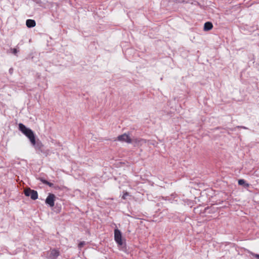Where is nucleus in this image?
I'll list each match as a JSON object with an SVG mask.
<instances>
[{
  "label": "nucleus",
  "instance_id": "1",
  "mask_svg": "<svg viewBox=\"0 0 259 259\" xmlns=\"http://www.w3.org/2000/svg\"><path fill=\"white\" fill-rule=\"evenodd\" d=\"M19 130L29 139L30 143H34L35 136L32 130L21 123L19 124Z\"/></svg>",
  "mask_w": 259,
  "mask_h": 259
},
{
  "label": "nucleus",
  "instance_id": "2",
  "mask_svg": "<svg viewBox=\"0 0 259 259\" xmlns=\"http://www.w3.org/2000/svg\"><path fill=\"white\" fill-rule=\"evenodd\" d=\"M114 233V240L117 243L118 247L120 248L121 250L124 251L126 249L125 242H124L123 241L121 231L118 229H115Z\"/></svg>",
  "mask_w": 259,
  "mask_h": 259
},
{
  "label": "nucleus",
  "instance_id": "3",
  "mask_svg": "<svg viewBox=\"0 0 259 259\" xmlns=\"http://www.w3.org/2000/svg\"><path fill=\"white\" fill-rule=\"evenodd\" d=\"M24 193L26 196H30L31 199L35 200L38 198V193L36 191L28 188L24 190Z\"/></svg>",
  "mask_w": 259,
  "mask_h": 259
},
{
  "label": "nucleus",
  "instance_id": "4",
  "mask_svg": "<svg viewBox=\"0 0 259 259\" xmlns=\"http://www.w3.org/2000/svg\"><path fill=\"white\" fill-rule=\"evenodd\" d=\"M56 196L52 193H49L48 196L45 200L46 204L48 205L50 207H53L55 205Z\"/></svg>",
  "mask_w": 259,
  "mask_h": 259
},
{
  "label": "nucleus",
  "instance_id": "5",
  "mask_svg": "<svg viewBox=\"0 0 259 259\" xmlns=\"http://www.w3.org/2000/svg\"><path fill=\"white\" fill-rule=\"evenodd\" d=\"M32 145L35 148L36 150L42 152H43V147L44 145L39 140L36 141L35 138H34V141L33 143H31Z\"/></svg>",
  "mask_w": 259,
  "mask_h": 259
},
{
  "label": "nucleus",
  "instance_id": "6",
  "mask_svg": "<svg viewBox=\"0 0 259 259\" xmlns=\"http://www.w3.org/2000/svg\"><path fill=\"white\" fill-rule=\"evenodd\" d=\"M117 140L121 142H125L127 143H132V140L126 134H123L117 137Z\"/></svg>",
  "mask_w": 259,
  "mask_h": 259
},
{
  "label": "nucleus",
  "instance_id": "7",
  "mask_svg": "<svg viewBox=\"0 0 259 259\" xmlns=\"http://www.w3.org/2000/svg\"><path fill=\"white\" fill-rule=\"evenodd\" d=\"M60 255V252L58 250L53 249L50 250L48 254V259H57Z\"/></svg>",
  "mask_w": 259,
  "mask_h": 259
},
{
  "label": "nucleus",
  "instance_id": "8",
  "mask_svg": "<svg viewBox=\"0 0 259 259\" xmlns=\"http://www.w3.org/2000/svg\"><path fill=\"white\" fill-rule=\"evenodd\" d=\"M26 25L28 28H32L36 25L35 20L32 19H28L26 21Z\"/></svg>",
  "mask_w": 259,
  "mask_h": 259
},
{
  "label": "nucleus",
  "instance_id": "9",
  "mask_svg": "<svg viewBox=\"0 0 259 259\" xmlns=\"http://www.w3.org/2000/svg\"><path fill=\"white\" fill-rule=\"evenodd\" d=\"M213 27V25L210 22H206L204 25V30L209 31L211 30Z\"/></svg>",
  "mask_w": 259,
  "mask_h": 259
},
{
  "label": "nucleus",
  "instance_id": "10",
  "mask_svg": "<svg viewBox=\"0 0 259 259\" xmlns=\"http://www.w3.org/2000/svg\"><path fill=\"white\" fill-rule=\"evenodd\" d=\"M238 185L243 186L245 188H248L249 186L244 179H240L238 180Z\"/></svg>",
  "mask_w": 259,
  "mask_h": 259
},
{
  "label": "nucleus",
  "instance_id": "11",
  "mask_svg": "<svg viewBox=\"0 0 259 259\" xmlns=\"http://www.w3.org/2000/svg\"><path fill=\"white\" fill-rule=\"evenodd\" d=\"M176 3H191L193 4V0H173Z\"/></svg>",
  "mask_w": 259,
  "mask_h": 259
},
{
  "label": "nucleus",
  "instance_id": "12",
  "mask_svg": "<svg viewBox=\"0 0 259 259\" xmlns=\"http://www.w3.org/2000/svg\"><path fill=\"white\" fill-rule=\"evenodd\" d=\"M236 128H243V129H248V128H247V127H245V126H236V127H235V128H228V134H230V133H229V131H235V129H236Z\"/></svg>",
  "mask_w": 259,
  "mask_h": 259
},
{
  "label": "nucleus",
  "instance_id": "13",
  "mask_svg": "<svg viewBox=\"0 0 259 259\" xmlns=\"http://www.w3.org/2000/svg\"><path fill=\"white\" fill-rule=\"evenodd\" d=\"M38 180L41 182L43 184H46L47 183H48V181H47L46 180H45L44 178L42 177H40L38 178Z\"/></svg>",
  "mask_w": 259,
  "mask_h": 259
},
{
  "label": "nucleus",
  "instance_id": "14",
  "mask_svg": "<svg viewBox=\"0 0 259 259\" xmlns=\"http://www.w3.org/2000/svg\"><path fill=\"white\" fill-rule=\"evenodd\" d=\"M143 141H144V140L142 139H134L133 141L132 140V142H134L136 144H138L140 142Z\"/></svg>",
  "mask_w": 259,
  "mask_h": 259
},
{
  "label": "nucleus",
  "instance_id": "15",
  "mask_svg": "<svg viewBox=\"0 0 259 259\" xmlns=\"http://www.w3.org/2000/svg\"><path fill=\"white\" fill-rule=\"evenodd\" d=\"M11 50L12 51V53L15 55H16L17 53L19 52V50H18L16 48L11 49Z\"/></svg>",
  "mask_w": 259,
  "mask_h": 259
},
{
  "label": "nucleus",
  "instance_id": "16",
  "mask_svg": "<svg viewBox=\"0 0 259 259\" xmlns=\"http://www.w3.org/2000/svg\"><path fill=\"white\" fill-rule=\"evenodd\" d=\"M250 254L255 257L256 259H259V254H256L255 253H253V252H250Z\"/></svg>",
  "mask_w": 259,
  "mask_h": 259
},
{
  "label": "nucleus",
  "instance_id": "17",
  "mask_svg": "<svg viewBox=\"0 0 259 259\" xmlns=\"http://www.w3.org/2000/svg\"><path fill=\"white\" fill-rule=\"evenodd\" d=\"M85 244V242L84 241H81L80 242L79 244H78V247L79 248H82L84 245Z\"/></svg>",
  "mask_w": 259,
  "mask_h": 259
},
{
  "label": "nucleus",
  "instance_id": "18",
  "mask_svg": "<svg viewBox=\"0 0 259 259\" xmlns=\"http://www.w3.org/2000/svg\"><path fill=\"white\" fill-rule=\"evenodd\" d=\"M128 193L127 192L125 193L123 195V196H122V199H126V196H128Z\"/></svg>",
  "mask_w": 259,
  "mask_h": 259
},
{
  "label": "nucleus",
  "instance_id": "19",
  "mask_svg": "<svg viewBox=\"0 0 259 259\" xmlns=\"http://www.w3.org/2000/svg\"><path fill=\"white\" fill-rule=\"evenodd\" d=\"M46 185H48L50 187H53L54 184L51 182H48V183H47Z\"/></svg>",
  "mask_w": 259,
  "mask_h": 259
},
{
  "label": "nucleus",
  "instance_id": "20",
  "mask_svg": "<svg viewBox=\"0 0 259 259\" xmlns=\"http://www.w3.org/2000/svg\"><path fill=\"white\" fill-rule=\"evenodd\" d=\"M13 69L12 68H11L9 69V73L11 74L13 73Z\"/></svg>",
  "mask_w": 259,
  "mask_h": 259
},
{
  "label": "nucleus",
  "instance_id": "21",
  "mask_svg": "<svg viewBox=\"0 0 259 259\" xmlns=\"http://www.w3.org/2000/svg\"><path fill=\"white\" fill-rule=\"evenodd\" d=\"M33 1L37 4H39L40 3V0H33Z\"/></svg>",
  "mask_w": 259,
  "mask_h": 259
}]
</instances>
